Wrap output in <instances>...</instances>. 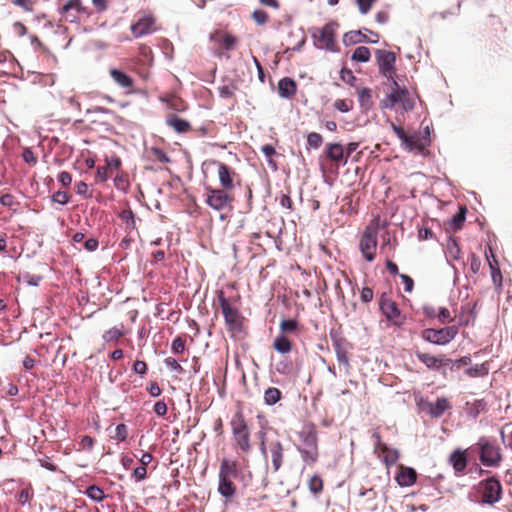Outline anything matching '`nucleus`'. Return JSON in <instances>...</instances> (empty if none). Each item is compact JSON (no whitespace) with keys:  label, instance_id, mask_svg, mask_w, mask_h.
Wrapping results in <instances>:
<instances>
[{"label":"nucleus","instance_id":"nucleus-1","mask_svg":"<svg viewBox=\"0 0 512 512\" xmlns=\"http://www.w3.org/2000/svg\"><path fill=\"white\" fill-rule=\"evenodd\" d=\"M217 300L225 320V326L231 336H237L244 331L245 317L239 308V298H227L223 290L217 291Z\"/></svg>","mask_w":512,"mask_h":512},{"label":"nucleus","instance_id":"nucleus-2","mask_svg":"<svg viewBox=\"0 0 512 512\" xmlns=\"http://www.w3.org/2000/svg\"><path fill=\"white\" fill-rule=\"evenodd\" d=\"M232 444L238 454L249 455L253 450L251 431L242 413L237 411L230 421Z\"/></svg>","mask_w":512,"mask_h":512},{"label":"nucleus","instance_id":"nucleus-3","mask_svg":"<svg viewBox=\"0 0 512 512\" xmlns=\"http://www.w3.org/2000/svg\"><path fill=\"white\" fill-rule=\"evenodd\" d=\"M257 436L259 439V449L261 454L266 460H271L273 473L278 472L282 467L285 458V448L283 443L278 437L269 438L268 429L265 427H262L259 430Z\"/></svg>","mask_w":512,"mask_h":512},{"label":"nucleus","instance_id":"nucleus-4","mask_svg":"<svg viewBox=\"0 0 512 512\" xmlns=\"http://www.w3.org/2000/svg\"><path fill=\"white\" fill-rule=\"evenodd\" d=\"M298 436L301 441V446L298 447V451L302 460L308 465L315 464L319 458L318 432L316 425L313 423L304 425Z\"/></svg>","mask_w":512,"mask_h":512},{"label":"nucleus","instance_id":"nucleus-5","mask_svg":"<svg viewBox=\"0 0 512 512\" xmlns=\"http://www.w3.org/2000/svg\"><path fill=\"white\" fill-rule=\"evenodd\" d=\"M238 474V464L236 461L223 458L220 462L218 473V492L227 500L233 498L236 494V485L233 482Z\"/></svg>","mask_w":512,"mask_h":512},{"label":"nucleus","instance_id":"nucleus-6","mask_svg":"<svg viewBox=\"0 0 512 512\" xmlns=\"http://www.w3.org/2000/svg\"><path fill=\"white\" fill-rule=\"evenodd\" d=\"M471 449L478 452L479 460L486 467H499L503 460L500 446L489 438H479L478 442Z\"/></svg>","mask_w":512,"mask_h":512},{"label":"nucleus","instance_id":"nucleus-7","mask_svg":"<svg viewBox=\"0 0 512 512\" xmlns=\"http://www.w3.org/2000/svg\"><path fill=\"white\" fill-rule=\"evenodd\" d=\"M205 203L213 210L223 211L231 210L235 201L234 194L223 188H205Z\"/></svg>","mask_w":512,"mask_h":512},{"label":"nucleus","instance_id":"nucleus-8","mask_svg":"<svg viewBox=\"0 0 512 512\" xmlns=\"http://www.w3.org/2000/svg\"><path fill=\"white\" fill-rule=\"evenodd\" d=\"M390 126L393 132L401 140L402 145L411 152L423 153L429 145L430 140L427 136H420L416 133L408 135L401 126H398L393 122L390 123Z\"/></svg>","mask_w":512,"mask_h":512},{"label":"nucleus","instance_id":"nucleus-9","mask_svg":"<svg viewBox=\"0 0 512 512\" xmlns=\"http://www.w3.org/2000/svg\"><path fill=\"white\" fill-rule=\"evenodd\" d=\"M478 492L481 494V503L494 505L502 497V485L495 476L481 480L478 483Z\"/></svg>","mask_w":512,"mask_h":512},{"label":"nucleus","instance_id":"nucleus-10","mask_svg":"<svg viewBox=\"0 0 512 512\" xmlns=\"http://www.w3.org/2000/svg\"><path fill=\"white\" fill-rule=\"evenodd\" d=\"M337 22H329L322 28H315L312 37L315 41V45L318 48L326 49L329 51H335V35L338 28Z\"/></svg>","mask_w":512,"mask_h":512},{"label":"nucleus","instance_id":"nucleus-11","mask_svg":"<svg viewBox=\"0 0 512 512\" xmlns=\"http://www.w3.org/2000/svg\"><path fill=\"white\" fill-rule=\"evenodd\" d=\"M377 238L378 229L374 225H368L360 237L359 249L368 262H372L375 259L378 244Z\"/></svg>","mask_w":512,"mask_h":512},{"label":"nucleus","instance_id":"nucleus-12","mask_svg":"<svg viewBox=\"0 0 512 512\" xmlns=\"http://www.w3.org/2000/svg\"><path fill=\"white\" fill-rule=\"evenodd\" d=\"M379 309L386 319L396 327H401L406 321V316L402 314L398 304L387 293L380 296Z\"/></svg>","mask_w":512,"mask_h":512},{"label":"nucleus","instance_id":"nucleus-13","mask_svg":"<svg viewBox=\"0 0 512 512\" xmlns=\"http://www.w3.org/2000/svg\"><path fill=\"white\" fill-rule=\"evenodd\" d=\"M396 89L387 95L382 100V107L392 109L398 105L403 111H411L414 108V99L407 89H400L399 86H395Z\"/></svg>","mask_w":512,"mask_h":512},{"label":"nucleus","instance_id":"nucleus-14","mask_svg":"<svg viewBox=\"0 0 512 512\" xmlns=\"http://www.w3.org/2000/svg\"><path fill=\"white\" fill-rule=\"evenodd\" d=\"M375 57L379 67V72L387 79L392 80L394 86H397V81L395 80V53L384 49H377L375 52Z\"/></svg>","mask_w":512,"mask_h":512},{"label":"nucleus","instance_id":"nucleus-15","mask_svg":"<svg viewBox=\"0 0 512 512\" xmlns=\"http://www.w3.org/2000/svg\"><path fill=\"white\" fill-rule=\"evenodd\" d=\"M458 334V327L448 326L441 329L427 328L422 331V338L436 345H446Z\"/></svg>","mask_w":512,"mask_h":512},{"label":"nucleus","instance_id":"nucleus-16","mask_svg":"<svg viewBox=\"0 0 512 512\" xmlns=\"http://www.w3.org/2000/svg\"><path fill=\"white\" fill-rule=\"evenodd\" d=\"M372 437L375 440V452L383 460L386 467L393 466L399 459V452L396 449L388 447L382 440L379 432H374Z\"/></svg>","mask_w":512,"mask_h":512},{"label":"nucleus","instance_id":"nucleus-17","mask_svg":"<svg viewBox=\"0 0 512 512\" xmlns=\"http://www.w3.org/2000/svg\"><path fill=\"white\" fill-rule=\"evenodd\" d=\"M155 17L151 14H145L131 25V33L135 38L150 34L156 30Z\"/></svg>","mask_w":512,"mask_h":512},{"label":"nucleus","instance_id":"nucleus-18","mask_svg":"<svg viewBox=\"0 0 512 512\" xmlns=\"http://www.w3.org/2000/svg\"><path fill=\"white\" fill-rule=\"evenodd\" d=\"M485 256L491 270L492 282L496 292L499 294L502 289V274L499 268L498 260L496 259L491 246H488V248L485 250Z\"/></svg>","mask_w":512,"mask_h":512},{"label":"nucleus","instance_id":"nucleus-19","mask_svg":"<svg viewBox=\"0 0 512 512\" xmlns=\"http://www.w3.org/2000/svg\"><path fill=\"white\" fill-rule=\"evenodd\" d=\"M217 167V175L221 186L220 188L232 192L234 189V179L237 177V173L228 165L222 162H217Z\"/></svg>","mask_w":512,"mask_h":512},{"label":"nucleus","instance_id":"nucleus-20","mask_svg":"<svg viewBox=\"0 0 512 512\" xmlns=\"http://www.w3.org/2000/svg\"><path fill=\"white\" fill-rule=\"evenodd\" d=\"M417 359L422 362L428 369L436 370L440 366H448L450 362H452L451 359L445 357L444 355L441 356H434L429 353L424 352H416Z\"/></svg>","mask_w":512,"mask_h":512},{"label":"nucleus","instance_id":"nucleus-21","mask_svg":"<svg viewBox=\"0 0 512 512\" xmlns=\"http://www.w3.org/2000/svg\"><path fill=\"white\" fill-rule=\"evenodd\" d=\"M109 74L113 81L121 88L125 89L127 92H132L134 88V80L125 72L111 68L109 70Z\"/></svg>","mask_w":512,"mask_h":512},{"label":"nucleus","instance_id":"nucleus-22","mask_svg":"<svg viewBox=\"0 0 512 512\" xmlns=\"http://www.w3.org/2000/svg\"><path fill=\"white\" fill-rule=\"evenodd\" d=\"M375 36V39H369L366 34L361 31H349L344 34L343 42L346 46L355 45L361 42L377 43L379 41V35L369 31Z\"/></svg>","mask_w":512,"mask_h":512},{"label":"nucleus","instance_id":"nucleus-23","mask_svg":"<svg viewBox=\"0 0 512 512\" xmlns=\"http://www.w3.org/2000/svg\"><path fill=\"white\" fill-rule=\"evenodd\" d=\"M416 478L417 474L413 468L400 465L395 480L400 486L407 487L413 485L416 482Z\"/></svg>","mask_w":512,"mask_h":512},{"label":"nucleus","instance_id":"nucleus-24","mask_svg":"<svg viewBox=\"0 0 512 512\" xmlns=\"http://www.w3.org/2000/svg\"><path fill=\"white\" fill-rule=\"evenodd\" d=\"M325 156L332 162L344 164V148L340 143H328L325 147Z\"/></svg>","mask_w":512,"mask_h":512},{"label":"nucleus","instance_id":"nucleus-25","mask_svg":"<svg viewBox=\"0 0 512 512\" xmlns=\"http://www.w3.org/2000/svg\"><path fill=\"white\" fill-rule=\"evenodd\" d=\"M297 92V84L290 77H284L278 82V93L282 98H292Z\"/></svg>","mask_w":512,"mask_h":512},{"label":"nucleus","instance_id":"nucleus-26","mask_svg":"<svg viewBox=\"0 0 512 512\" xmlns=\"http://www.w3.org/2000/svg\"><path fill=\"white\" fill-rule=\"evenodd\" d=\"M449 462L453 466L456 473H463L467 467L468 459L466 451L460 449L455 450L449 457Z\"/></svg>","mask_w":512,"mask_h":512},{"label":"nucleus","instance_id":"nucleus-27","mask_svg":"<svg viewBox=\"0 0 512 512\" xmlns=\"http://www.w3.org/2000/svg\"><path fill=\"white\" fill-rule=\"evenodd\" d=\"M211 40L220 43L227 51L233 50L238 42L237 38L228 32L216 31Z\"/></svg>","mask_w":512,"mask_h":512},{"label":"nucleus","instance_id":"nucleus-28","mask_svg":"<svg viewBox=\"0 0 512 512\" xmlns=\"http://www.w3.org/2000/svg\"><path fill=\"white\" fill-rule=\"evenodd\" d=\"M450 408V402L444 397H439L434 403L428 404L429 414L435 418L441 417Z\"/></svg>","mask_w":512,"mask_h":512},{"label":"nucleus","instance_id":"nucleus-29","mask_svg":"<svg viewBox=\"0 0 512 512\" xmlns=\"http://www.w3.org/2000/svg\"><path fill=\"white\" fill-rule=\"evenodd\" d=\"M166 122L167 125L172 127L177 133H187L188 131L191 130L190 123L187 120L182 119L175 114H170L167 117Z\"/></svg>","mask_w":512,"mask_h":512},{"label":"nucleus","instance_id":"nucleus-30","mask_svg":"<svg viewBox=\"0 0 512 512\" xmlns=\"http://www.w3.org/2000/svg\"><path fill=\"white\" fill-rule=\"evenodd\" d=\"M487 403L484 399H476L473 402L466 403V414L472 418L476 419L480 413L486 411Z\"/></svg>","mask_w":512,"mask_h":512},{"label":"nucleus","instance_id":"nucleus-31","mask_svg":"<svg viewBox=\"0 0 512 512\" xmlns=\"http://www.w3.org/2000/svg\"><path fill=\"white\" fill-rule=\"evenodd\" d=\"M273 348L281 354H288L293 349V343L285 334H279L273 341Z\"/></svg>","mask_w":512,"mask_h":512},{"label":"nucleus","instance_id":"nucleus-32","mask_svg":"<svg viewBox=\"0 0 512 512\" xmlns=\"http://www.w3.org/2000/svg\"><path fill=\"white\" fill-rule=\"evenodd\" d=\"M490 365L489 361L469 367L465 370V375L469 378H482L489 374Z\"/></svg>","mask_w":512,"mask_h":512},{"label":"nucleus","instance_id":"nucleus-33","mask_svg":"<svg viewBox=\"0 0 512 512\" xmlns=\"http://www.w3.org/2000/svg\"><path fill=\"white\" fill-rule=\"evenodd\" d=\"M358 99L361 108L368 111L373 105L372 90L367 87L360 89L358 91Z\"/></svg>","mask_w":512,"mask_h":512},{"label":"nucleus","instance_id":"nucleus-34","mask_svg":"<svg viewBox=\"0 0 512 512\" xmlns=\"http://www.w3.org/2000/svg\"><path fill=\"white\" fill-rule=\"evenodd\" d=\"M371 58V51L366 46H359L357 47L352 56L351 60L355 62H368Z\"/></svg>","mask_w":512,"mask_h":512},{"label":"nucleus","instance_id":"nucleus-35","mask_svg":"<svg viewBox=\"0 0 512 512\" xmlns=\"http://www.w3.org/2000/svg\"><path fill=\"white\" fill-rule=\"evenodd\" d=\"M466 213L467 208L460 207L459 211L455 215H453L449 222V225L454 231L461 229L466 218Z\"/></svg>","mask_w":512,"mask_h":512},{"label":"nucleus","instance_id":"nucleus-36","mask_svg":"<svg viewBox=\"0 0 512 512\" xmlns=\"http://www.w3.org/2000/svg\"><path fill=\"white\" fill-rule=\"evenodd\" d=\"M119 218L125 224V229L127 231H132L136 228L134 213L132 212L131 209L122 210L119 213Z\"/></svg>","mask_w":512,"mask_h":512},{"label":"nucleus","instance_id":"nucleus-37","mask_svg":"<svg viewBox=\"0 0 512 512\" xmlns=\"http://www.w3.org/2000/svg\"><path fill=\"white\" fill-rule=\"evenodd\" d=\"M282 397V393L278 388L275 387H269L265 390L264 393V401L267 405H274L278 401H280Z\"/></svg>","mask_w":512,"mask_h":512},{"label":"nucleus","instance_id":"nucleus-38","mask_svg":"<svg viewBox=\"0 0 512 512\" xmlns=\"http://www.w3.org/2000/svg\"><path fill=\"white\" fill-rule=\"evenodd\" d=\"M123 325H121V327H113L109 330H107L104 334H103V340L105 342H113V341H117L118 339H120L121 337H123L125 335V332L123 330Z\"/></svg>","mask_w":512,"mask_h":512},{"label":"nucleus","instance_id":"nucleus-39","mask_svg":"<svg viewBox=\"0 0 512 512\" xmlns=\"http://www.w3.org/2000/svg\"><path fill=\"white\" fill-rule=\"evenodd\" d=\"M323 486V479L319 475H313L308 481V488L314 495L320 494L323 490Z\"/></svg>","mask_w":512,"mask_h":512},{"label":"nucleus","instance_id":"nucleus-40","mask_svg":"<svg viewBox=\"0 0 512 512\" xmlns=\"http://www.w3.org/2000/svg\"><path fill=\"white\" fill-rule=\"evenodd\" d=\"M85 494L89 498H91L92 500H94L96 502H102L104 500V498H105V494H104L103 489H101L100 487H98L96 485L89 486L86 489Z\"/></svg>","mask_w":512,"mask_h":512},{"label":"nucleus","instance_id":"nucleus-41","mask_svg":"<svg viewBox=\"0 0 512 512\" xmlns=\"http://www.w3.org/2000/svg\"><path fill=\"white\" fill-rule=\"evenodd\" d=\"M34 492L31 485L27 486L26 488H23L17 495V502L20 505H25L27 502H29L33 498Z\"/></svg>","mask_w":512,"mask_h":512},{"label":"nucleus","instance_id":"nucleus-42","mask_svg":"<svg viewBox=\"0 0 512 512\" xmlns=\"http://www.w3.org/2000/svg\"><path fill=\"white\" fill-rule=\"evenodd\" d=\"M298 328V322L294 319H284L280 322V334L294 332Z\"/></svg>","mask_w":512,"mask_h":512},{"label":"nucleus","instance_id":"nucleus-43","mask_svg":"<svg viewBox=\"0 0 512 512\" xmlns=\"http://www.w3.org/2000/svg\"><path fill=\"white\" fill-rule=\"evenodd\" d=\"M334 108L340 112L347 113L353 108V101L351 99H337Z\"/></svg>","mask_w":512,"mask_h":512},{"label":"nucleus","instance_id":"nucleus-44","mask_svg":"<svg viewBox=\"0 0 512 512\" xmlns=\"http://www.w3.org/2000/svg\"><path fill=\"white\" fill-rule=\"evenodd\" d=\"M71 10H75L78 13L85 12V8L82 6L81 0H68L67 3L62 7V12L64 13Z\"/></svg>","mask_w":512,"mask_h":512},{"label":"nucleus","instance_id":"nucleus-45","mask_svg":"<svg viewBox=\"0 0 512 512\" xmlns=\"http://www.w3.org/2000/svg\"><path fill=\"white\" fill-rule=\"evenodd\" d=\"M128 437V428L125 424H118L115 428V434L111 436L112 439H115L119 442L125 441Z\"/></svg>","mask_w":512,"mask_h":512},{"label":"nucleus","instance_id":"nucleus-46","mask_svg":"<svg viewBox=\"0 0 512 512\" xmlns=\"http://www.w3.org/2000/svg\"><path fill=\"white\" fill-rule=\"evenodd\" d=\"M340 78L345 83L349 84L350 86H354L356 83L357 78L354 76L352 70L343 67L340 71Z\"/></svg>","mask_w":512,"mask_h":512},{"label":"nucleus","instance_id":"nucleus-47","mask_svg":"<svg viewBox=\"0 0 512 512\" xmlns=\"http://www.w3.org/2000/svg\"><path fill=\"white\" fill-rule=\"evenodd\" d=\"M52 202L58 203L60 205H66L70 200V194L66 191H56L52 197Z\"/></svg>","mask_w":512,"mask_h":512},{"label":"nucleus","instance_id":"nucleus-48","mask_svg":"<svg viewBox=\"0 0 512 512\" xmlns=\"http://www.w3.org/2000/svg\"><path fill=\"white\" fill-rule=\"evenodd\" d=\"M307 143L312 148H319L323 143L322 136L317 132H311L307 135Z\"/></svg>","mask_w":512,"mask_h":512},{"label":"nucleus","instance_id":"nucleus-49","mask_svg":"<svg viewBox=\"0 0 512 512\" xmlns=\"http://www.w3.org/2000/svg\"><path fill=\"white\" fill-rule=\"evenodd\" d=\"M94 439L89 435H84L79 441V450L91 451L94 446Z\"/></svg>","mask_w":512,"mask_h":512},{"label":"nucleus","instance_id":"nucleus-50","mask_svg":"<svg viewBox=\"0 0 512 512\" xmlns=\"http://www.w3.org/2000/svg\"><path fill=\"white\" fill-rule=\"evenodd\" d=\"M451 370H459L462 366H468L471 364V357L469 355L462 356L457 360L450 362Z\"/></svg>","mask_w":512,"mask_h":512},{"label":"nucleus","instance_id":"nucleus-51","mask_svg":"<svg viewBox=\"0 0 512 512\" xmlns=\"http://www.w3.org/2000/svg\"><path fill=\"white\" fill-rule=\"evenodd\" d=\"M376 1L377 0H356L359 12L363 15H366L371 10L372 5Z\"/></svg>","mask_w":512,"mask_h":512},{"label":"nucleus","instance_id":"nucleus-52","mask_svg":"<svg viewBox=\"0 0 512 512\" xmlns=\"http://www.w3.org/2000/svg\"><path fill=\"white\" fill-rule=\"evenodd\" d=\"M171 349L175 354H182L185 350V340L181 336L176 337L172 342Z\"/></svg>","mask_w":512,"mask_h":512},{"label":"nucleus","instance_id":"nucleus-53","mask_svg":"<svg viewBox=\"0 0 512 512\" xmlns=\"http://www.w3.org/2000/svg\"><path fill=\"white\" fill-rule=\"evenodd\" d=\"M252 18L257 24L264 25L268 21L269 16L264 10H255L252 13Z\"/></svg>","mask_w":512,"mask_h":512},{"label":"nucleus","instance_id":"nucleus-54","mask_svg":"<svg viewBox=\"0 0 512 512\" xmlns=\"http://www.w3.org/2000/svg\"><path fill=\"white\" fill-rule=\"evenodd\" d=\"M22 158L29 165L34 166L37 163V157L35 156L34 152L30 148H25L23 150Z\"/></svg>","mask_w":512,"mask_h":512},{"label":"nucleus","instance_id":"nucleus-55","mask_svg":"<svg viewBox=\"0 0 512 512\" xmlns=\"http://www.w3.org/2000/svg\"><path fill=\"white\" fill-rule=\"evenodd\" d=\"M111 176V172L109 170V167L106 166H100L97 168L96 171V179L100 182H105L109 177Z\"/></svg>","mask_w":512,"mask_h":512},{"label":"nucleus","instance_id":"nucleus-56","mask_svg":"<svg viewBox=\"0 0 512 512\" xmlns=\"http://www.w3.org/2000/svg\"><path fill=\"white\" fill-rule=\"evenodd\" d=\"M12 3L27 12H32L35 4L33 0H13Z\"/></svg>","mask_w":512,"mask_h":512},{"label":"nucleus","instance_id":"nucleus-57","mask_svg":"<svg viewBox=\"0 0 512 512\" xmlns=\"http://www.w3.org/2000/svg\"><path fill=\"white\" fill-rule=\"evenodd\" d=\"M469 261H470V270L474 274H477L480 271L481 265H482L480 258L476 254H471L469 257Z\"/></svg>","mask_w":512,"mask_h":512},{"label":"nucleus","instance_id":"nucleus-58","mask_svg":"<svg viewBox=\"0 0 512 512\" xmlns=\"http://www.w3.org/2000/svg\"><path fill=\"white\" fill-rule=\"evenodd\" d=\"M132 477L135 479V481L139 482L147 477V468L144 466L136 467L132 473Z\"/></svg>","mask_w":512,"mask_h":512},{"label":"nucleus","instance_id":"nucleus-59","mask_svg":"<svg viewBox=\"0 0 512 512\" xmlns=\"http://www.w3.org/2000/svg\"><path fill=\"white\" fill-rule=\"evenodd\" d=\"M165 364L168 368H170L171 370L177 372V373H182L183 372V368L182 366L179 364V362L172 358V357H167L165 359Z\"/></svg>","mask_w":512,"mask_h":512},{"label":"nucleus","instance_id":"nucleus-60","mask_svg":"<svg viewBox=\"0 0 512 512\" xmlns=\"http://www.w3.org/2000/svg\"><path fill=\"white\" fill-rule=\"evenodd\" d=\"M0 203L1 205L5 207L12 208L14 205L18 204V202L15 200V197L11 194H3L0 197Z\"/></svg>","mask_w":512,"mask_h":512},{"label":"nucleus","instance_id":"nucleus-61","mask_svg":"<svg viewBox=\"0 0 512 512\" xmlns=\"http://www.w3.org/2000/svg\"><path fill=\"white\" fill-rule=\"evenodd\" d=\"M403 284H404V290L405 292L407 293H411L413 291V288H414V281L413 279L406 275V274H399Z\"/></svg>","mask_w":512,"mask_h":512},{"label":"nucleus","instance_id":"nucleus-62","mask_svg":"<svg viewBox=\"0 0 512 512\" xmlns=\"http://www.w3.org/2000/svg\"><path fill=\"white\" fill-rule=\"evenodd\" d=\"M57 178L63 187H69L72 183V175L69 172L62 171Z\"/></svg>","mask_w":512,"mask_h":512},{"label":"nucleus","instance_id":"nucleus-63","mask_svg":"<svg viewBox=\"0 0 512 512\" xmlns=\"http://www.w3.org/2000/svg\"><path fill=\"white\" fill-rule=\"evenodd\" d=\"M373 297H374V292H373L372 288L364 287L361 290L360 298H361L362 302H364V303L371 302L373 300Z\"/></svg>","mask_w":512,"mask_h":512},{"label":"nucleus","instance_id":"nucleus-64","mask_svg":"<svg viewBox=\"0 0 512 512\" xmlns=\"http://www.w3.org/2000/svg\"><path fill=\"white\" fill-rule=\"evenodd\" d=\"M148 367L146 362L137 360L133 364V371L139 375H144L147 373Z\"/></svg>","mask_w":512,"mask_h":512}]
</instances>
